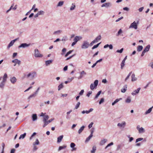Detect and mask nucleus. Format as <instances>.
Masks as SVG:
<instances>
[{
  "label": "nucleus",
  "mask_w": 153,
  "mask_h": 153,
  "mask_svg": "<svg viewBox=\"0 0 153 153\" xmlns=\"http://www.w3.org/2000/svg\"><path fill=\"white\" fill-rule=\"evenodd\" d=\"M12 62L16 63H17L19 65L21 64V62L20 60H19L18 59H16L12 61Z\"/></svg>",
  "instance_id": "16"
},
{
  "label": "nucleus",
  "mask_w": 153,
  "mask_h": 153,
  "mask_svg": "<svg viewBox=\"0 0 153 153\" xmlns=\"http://www.w3.org/2000/svg\"><path fill=\"white\" fill-rule=\"evenodd\" d=\"M74 79V77H72L71 78H68V81L69 82H71Z\"/></svg>",
  "instance_id": "59"
},
{
  "label": "nucleus",
  "mask_w": 153,
  "mask_h": 153,
  "mask_svg": "<svg viewBox=\"0 0 153 153\" xmlns=\"http://www.w3.org/2000/svg\"><path fill=\"white\" fill-rule=\"evenodd\" d=\"M114 144L113 142H112L108 144L105 147V149H106L108 147L113 145Z\"/></svg>",
  "instance_id": "53"
},
{
  "label": "nucleus",
  "mask_w": 153,
  "mask_h": 153,
  "mask_svg": "<svg viewBox=\"0 0 153 153\" xmlns=\"http://www.w3.org/2000/svg\"><path fill=\"white\" fill-rule=\"evenodd\" d=\"M11 82L13 84H15L17 81V79L15 77H13L10 78Z\"/></svg>",
  "instance_id": "10"
},
{
  "label": "nucleus",
  "mask_w": 153,
  "mask_h": 153,
  "mask_svg": "<svg viewBox=\"0 0 153 153\" xmlns=\"http://www.w3.org/2000/svg\"><path fill=\"white\" fill-rule=\"evenodd\" d=\"M49 118V117L48 115H45L44 116L43 121L44 124H45V123L46 122Z\"/></svg>",
  "instance_id": "14"
},
{
  "label": "nucleus",
  "mask_w": 153,
  "mask_h": 153,
  "mask_svg": "<svg viewBox=\"0 0 153 153\" xmlns=\"http://www.w3.org/2000/svg\"><path fill=\"white\" fill-rule=\"evenodd\" d=\"M101 37L100 35H99L97 36L94 40H93L95 43L97 42L98 41L100 40L101 39Z\"/></svg>",
  "instance_id": "18"
},
{
  "label": "nucleus",
  "mask_w": 153,
  "mask_h": 153,
  "mask_svg": "<svg viewBox=\"0 0 153 153\" xmlns=\"http://www.w3.org/2000/svg\"><path fill=\"white\" fill-rule=\"evenodd\" d=\"M39 144V142L38 139H36L35 142L33 143V145H38Z\"/></svg>",
  "instance_id": "45"
},
{
  "label": "nucleus",
  "mask_w": 153,
  "mask_h": 153,
  "mask_svg": "<svg viewBox=\"0 0 153 153\" xmlns=\"http://www.w3.org/2000/svg\"><path fill=\"white\" fill-rule=\"evenodd\" d=\"M86 74V73L85 72V71H82L80 73V76L78 78V79H81L83 76L84 75H85Z\"/></svg>",
  "instance_id": "13"
},
{
  "label": "nucleus",
  "mask_w": 153,
  "mask_h": 153,
  "mask_svg": "<svg viewBox=\"0 0 153 153\" xmlns=\"http://www.w3.org/2000/svg\"><path fill=\"white\" fill-rule=\"evenodd\" d=\"M63 135H61L57 137V142L58 143H60L62 141L63 138Z\"/></svg>",
  "instance_id": "20"
},
{
  "label": "nucleus",
  "mask_w": 153,
  "mask_h": 153,
  "mask_svg": "<svg viewBox=\"0 0 153 153\" xmlns=\"http://www.w3.org/2000/svg\"><path fill=\"white\" fill-rule=\"evenodd\" d=\"M84 92V90H81V91H80V92H79V94L80 95H82L83 94Z\"/></svg>",
  "instance_id": "62"
},
{
  "label": "nucleus",
  "mask_w": 153,
  "mask_h": 153,
  "mask_svg": "<svg viewBox=\"0 0 153 153\" xmlns=\"http://www.w3.org/2000/svg\"><path fill=\"white\" fill-rule=\"evenodd\" d=\"M62 32V31L61 30H58L57 31H55L54 32L53 34H59L61 33Z\"/></svg>",
  "instance_id": "47"
},
{
  "label": "nucleus",
  "mask_w": 153,
  "mask_h": 153,
  "mask_svg": "<svg viewBox=\"0 0 153 153\" xmlns=\"http://www.w3.org/2000/svg\"><path fill=\"white\" fill-rule=\"evenodd\" d=\"M123 32L122 29H120L119 30L118 33H117L116 35L117 36H118L121 33H122Z\"/></svg>",
  "instance_id": "42"
},
{
  "label": "nucleus",
  "mask_w": 153,
  "mask_h": 153,
  "mask_svg": "<svg viewBox=\"0 0 153 153\" xmlns=\"http://www.w3.org/2000/svg\"><path fill=\"white\" fill-rule=\"evenodd\" d=\"M100 42L97 44L94 45V46L92 48V49H94L95 48H97L99 45L100 44Z\"/></svg>",
  "instance_id": "44"
},
{
  "label": "nucleus",
  "mask_w": 153,
  "mask_h": 153,
  "mask_svg": "<svg viewBox=\"0 0 153 153\" xmlns=\"http://www.w3.org/2000/svg\"><path fill=\"white\" fill-rule=\"evenodd\" d=\"M68 40L67 37V36H65L62 37V41H66Z\"/></svg>",
  "instance_id": "56"
},
{
  "label": "nucleus",
  "mask_w": 153,
  "mask_h": 153,
  "mask_svg": "<svg viewBox=\"0 0 153 153\" xmlns=\"http://www.w3.org/2000/svg\"><path fill=\"white\" fill-rule=\"evenodd\" d=\"M6 82L3 81H2L1 83H0V88L3 89L5 86V83Z\"/></svg>",
  "instance_id": "17"
},
{
  "label": "nucleus",
  "mask_w": 153,
  "mask_h": 153,
  "mask_svg": "<svg viewBox=\"0 0 153 153\" xmlns=\"http://www.w3.org/2000/svg\"><path fill=\"white\" fill-rule=\"evenodd\" d=\"M123 48H122L120 50H117L116 51V52L117 53H121L123 52Z\"/></svg>",
  "instance_id": "50"
},
{
  "label": "nucleus",
  "mask_w": 153,
  "mask_h": 153,
  "mask_svg": "<svg viewBox=\"0 0 153 153\" xmlns=\"http://www.w3.org/2000/svg\"><path fill=\"white\" fill-rule=\"evenodd\" d=\"M72 51H69L65 55V57H67L68 55L71 54L72 53Z\"/></svg>",
  "instance_id": "54"
},
{
  "label": "nucleus",
  "mask_w": 153,
  "mask_h": 153,
  "mask_svg": "<svg viewBox=\"0 0 153 153\" xmlns=\"http://www.w3.org/2000/svg\"><path fill=\"white\" fill-rule=\"evenodd\" d=\"M140 89V88H139L136 90L134 91L131 93L132 95H136V94H138L139 93Z\"/></svg>",
  "instance_id": "9"
},
{
  "label": "nucleus",
  "mask_w": 153,
  "mask_h": 153,
  "mask_svg": "<svg viewBox=\"0 0 153 153\" xmlns=\"http://www.w3.org/2000/svg\"><path fill=\"white\" fill-rule=\"evenodd\" d=\"M26 133H25L23 134H21L19 138V140L21 139H24L26 135Z\"/></svg>",
  "instance_id": "37"
},
{
  "label": "nucleus",
  "mask_w": 153,
  "mask_h": 153,
  "mask_svg": "<svg viewBox=\"0 0 153 153\" xmlns=\"http://www.w3.org/2000/svg\"><path fill=\"white\" fill-rule=\"evenodd\" d=\"M150 46L149 45H147L145 48L143 50L144 51H145L146 52H148L149 51V49L150 48Z\"/></svg>",
  "instance_id": "28"
},
{
  "label": "nucleus",
  "mask_w": 153,
  "mask_h": 153,
  "mask_svg": "<svg viewBox=\"0 0 153 153\" xmlns=\"http://www.w3.org/2000/svg\"><path fill=\"white\" fill-rule=\"evenodd\" d=\"M85 126H82L80 129H79L78 133L79 134H80L82 132V131L84 130V128H85Z\"/></svg>",
  "instance_id": "23"
},
{
  "label": "nucleus",
  "mask_w": 153,
  "mask_h": 153,
  "mask_svg": "<svg viewBox=\"0 0 153 153\" xmlns=\"http://www.w3.org/2000/svg\"><path fill=\"white\" fill-rule=\"evenodd\" d=\"M15 151V149H13L11 150L10 153H14Z\"/></svg>",
  "instance_id": "64"
},
{
  "label": "nucleus",
  "mask_w": 153,
  "mask_h": 153,
  "mask_svg": "<svg viewBox=\"0 0 153 153\" xmlns=\"http://www.w3.org/2000/svg\"><path fill=\"white\" fill-rule=\"evenodd\" d=\"M34 56L36 57H42L43 56L39 53V50L37 49H35Z\"/></svg>",
  "instance_id": "4"
},
{
  "label": "nucleus",
  "mask_w": 153,
  "mask_h": 153,
  "mask_svg": "<svg viewBox=\"0 0 153 153\" xmlns=\"http://www.w3.org/2000/svg\"><path fill=\"white\" fill-rule=\"evenodd\" d=\"M80 104V102H78L75 107V108L76 109H77L79 107Z\"/></svg>",
  "instance_id": "49"
},
{
  "label": "nucleus",
  "mask_w": 153,
  "mask_h": 153,
  "mask_svg": "<svg viewBox=\"0 0 153 153\" xmlns=\"http://www.w3.org/2000/svg\"><path fill=\"white\" fill-rule=\"evenodd\" d=\"M122 100V98L117 99L114 101V102L116 104V103H117V102H118L119 101H120V100Z\"/></svg>",
  "instance_id": "51"
},
{
  "label": "nucleus",
  "mask_w": 153,
  "mask_h": 153,
  "mask_svg": "<svg viewBox=\"0 0 153 153\" xmlns=\"http://www.w3.org/2000/svg\"><path fill=\"white\" fill-rule=\"evenodd\" d=\"M105 7L108 8L112 6V3L111 2H108L105 3Z\"/></svg>",
  "instance_id": "25"
},
{
  "label": "nucleus",
  "mask_w": 153,
  "mask_h": 153,
  "mask_svg": "<svg viewBox=\"0 0 153 153\" xmlns=\"http://www.w3.org/2000/svg\"><path fill=\"white\" fill-rule=\"evenodd\" d=\"M143 49V47L141 45H139L137 48V51L138 52L141 51Z\"/></svg>",
  "instance_id": "34"
},
{
  "label": "nucleus",
  "mask_w": 153,
  "mask_h": 153,
  "mask_svg": "<svg viewBox=\"0 0 153 153\" xmlns=\"http://www.w3.org/2000/svg\"><path fill=\"white\" fill-rule=\"evenodd\" d=\"M98 80H96L94 81V83H91L90 86V88L91 90H93L95 88H96L98 85Z\"/></svg>",
  "instance_id": "2"
},
{
  "label": "nucleus",
  "mask_w": 153,
  "mask_h": 153,
  "mask_svg": "<svg viewBox=\"0 0 153 153\" xmlns=\"http://www.w3.org/2000/svg\"><path fill=\"white\" fill-rule=\"evenodd\" d=\"M135 75L134 73L132 74L131 76V80L132 82H134L137 80V77H135Z\"/></svg>",
  "instance_id": "15"
},
{
  "label": "nucleus",
  "mask_w": 153,
  "mask_h": 153,
  "mask_svg": "<svg viewBox=\"0 0 153 153\" xmlns=\"http://www.w3.org/2000/svg\"><path fill=\"white\" fill-rule=\"evenodd\" d=\"M66 147L67 146L66 145H64L62 146H60L59 148L58 151H59L63 149H65Z\"/></svg>",
  "instance_id": "31"
},
{
  "label": "nucleus",
  "mask_w": 153,
  "mask_h": 153,
  "mask_svg": "<svg viewBox=\"0 0 153 153\" xmlns=\"http://www.w3.org/2000/svg\"><path fill=\"white\" fill-rule=\"evenodd\" d=\"M53 60H49L46 61L45 65L46 66H48L52 62Z\"/></svg>",
  "instance_id": "30"
},
{
  "label": "nucleus",
  "mask_w": 153,
  "mask_h": 153,
  "mask_svg": "<svg viewBox=\"0 0 153 153\" xmlns=\"http://www.w3.org/2000/svg\"><path fill=\"white\" fill-rule=\"evenodd\" d=\"M122 100V98L117 99L114 101V102L116 104V103H117V102H118L119 101H120V100Z\"/></svg>",
  "instance_id": "52"
},
{
  "label": "nucleus",
  "mask_w": 153,
  "mask_h": 153,
  "mask_svg": "<svg viewBox=\"0 0 153 153\" xmlns=\"http://www.w3.org/2000/svg\"><path fill=\"white\" fill-rule=\"evenodd\" d=\"M89 45L88 42L87 41H85L83 42L81 47L82 49L87 48Z\"/></svg>",
  "instance_id": "5"
},
{
  "label": "nucleus",
  "mask_w": 153,
  "mask_h": 153,
  "mask_svg": "<svg viewBox=\"0 0 153 153\" xmlns=\"http://www.w3.org/2000/svg\"><path fill=\"white\" fill-rule=\"evenodd\" d=\"M64 2L63 1H59L57 5V6H62Z\"/></svg>",
  "instance_id": "43"
},
{
  "label": "nucleus",
  "mask_w": 153,
  "mask_h": 153,
  "mask_svg": "<svg viewBox=\"0 0 153 153\" xmlns=\"http://www.w3.org/2000/svg\"><path fill=\"white\" fill-rule=\"evenodd\" d=\"M75 146H76L75 144L74 143H71L70 147L72 148V149H71L72 151H76V149H77L75 147Z\"/></svg>",
  "instance_id": "8"
},
{
  "label": "nucleus",
  "mask_w": 153,
  "mask_h": 153,
  "mask_svg": "<svg viewBox=\"0 0 153 153\" xmlns=\"http://www.w3.org/2000/svg\"><path fill=\"white\" fill-rule=\"evenodd\" d=\"M153 108V106L149 108V109L148 110H147L146 112H145V114L146 115L150 113L151 112Z\"/></svg>",
  "instance_id": "22"
},
{
  "label": "nucleus",
  "mask_w": 153,
  "mask_h": 153,
  "mask_svg": "<svg viewBox=\"0 0 153 153\" xmlns=\"http://www.w3.org/2000/svg\"><path fill=\"white\" fill-rule=\"evenodd\" d=\"M107 141V140L106 139H103L101 140L100 142V145L101 146L103 145Z\"/></svg>",
  "instance_id": "21"
},
{
  "label": "nucleus",
  "mask_w": 153,
  "mask_h": 153,
  "mask_svg": "<svg viewBox=\"0 0 153 153\" xmlns=\"http://www.w3.org/2000/svg\"><path fill=\"white\" fill-rule=\"evenodd\" d=\"M127 85H125L124 87V88L121 89V91L122 92L124 93L127 90Z\"/></svg>",
  "instance_id": "24"
},
{
  "label": "nucleus",
  "mask_w": 153,
  "mask_h": 153,
  "mask_svg": "<svg viewBox=\"0 0 153 153\" xmlns=\"http://www.w3.org/2000/svg\"><path fill=\"white\" fill-rule=\"evenodd\" d=\"M104 101V99L103 98H102L100 101L99 102V103L100 104H101Z\"/></svg>",
  "instance_id": "57"
},
{
  "label": "nucleus",
  "mask_w": 153,
  "mask_h": 153,
  "mask_svg": "<svg viewBox=\"0 0 153 153\" xmlns=\"http://www.w3.org/2000/svg\"><path fill=\"white\" fill-rule=\"evenodd\" d=\"M131 99L130 97H128L126 100L125 102L126 103H129L131 102Z\"/></svg>",
  "instance_id": "33"
},
{
  "label": "nucleus",
  "mask_w": 153,
  "mask_h": 153,
  "mask_svg": "<svg viewBox=\"0 0 153 153\" xmlns=\"http://www.w3.org/2000/svg\"><path fill=\"white\" fill-rule=\"evenodd\" d=\"M139 133H143L145 132L144 129L143 127H141L138 130Z\"/></svg>",
  "instance_id": "27"
},
{
  "label": "nucleus",
  "mask_w": 153,
  "mask_h": 153,
  "mask_svg": "<svg viewBox=\"0 0 153 153\" xmlns=\"http://www.w3.org/2000/svg\"><path fill=\"white\" fill-rule=\"evenodd\" d=\"M139 23V21H137V22L135 21L134 22L131 23L129 27V28H134L135 29H137V24Z\"/></svg>",
  "instance_id": "3"
},
{
  "label": "nucleus",
  "mask_w": 153,
  "mask_h": 153,
  "mask_svg": "<svg viewBox=\"0 0 153 153\" xmlns=\"http://www.w3.org/2000/svg\"><path fill=\"white\" fill-rule=\"evenodd\" d=\"M123 10H126L127 11H128L129 10V9L128 7H125L123 8Z\"/></svg>",
  "instance_id": "63"
},
{
  "label": "nucleus",
  "mask_w": 153,
  "mask_h": 153,
  "mask_svg": "<svg viewBox=\"0 0 153 153\" xmlns=\"http://www.w3.org/2000/svg\"><path fill=\"white\" fill-rule=\"evenodd\" d=\"M143 9H144V7H141L139 8L138 9V10L139 12H141L143 10Z\"/></svg>",
  "instance_id": "61"
},
{
  "label": "nucleus",
  "mask_w": 153,
  "mask_h": 153,
  "mask_svg": "<svg viewBox=\"0 0 153 153\" xmlns=\"http://www.w3.org/2000/svg\"><path fill=\"white\" fill-rule=\"evenodd\" d=\"M7 74L5 73L4 74L3 77V80L2 81H4L5 82H6L7 81Z\"/></svg>",
  "instance_id": "26"
},
{
  "label": "nucleus",
  "mask_w": 153,
  "mask_h": 153,
  "mask_svg": "<svg viewBox=\"0 0 153 153\" xmlns=\"http://www.w3.org/2000/svg\"><path fill=\"white\" fill-rule=\"evenodd\" d=\"M63 87V83H61L58 86V90L59 91L60 89L62 88Z\"/></svg>",
  "instance_id": "39"
},
{
  "label": "nucleus",
  "mask_w": 153,
  "mask_h": 153,
  "mask_svg": "<svg viewBox=\"0 0 153 153\" xmlns=\"http://www.w3.org/2000/svg\"><path fill=\"white\" fill-rule=\"evenodd\" d=\"M122 147V146L121 144H119L117 145V147L116 148V151H118L120 150L121 148Z\"/></svg>",
  "instance_id": "35"
},
{
  "label": "nucleus",
  "mask_w": 153,
  "mask_h": 153,
  "mask_svg": "<svg viewBox=\"0 0 153 153\" xmlns=\"http://www.w3.org/2000/svg\"><path fill=\"white\" fill-rule=\"evenodd\" d=\"M81 39L82 37L81 36H76L74 38V41L77 43L78 41Z\"/></svg>",
  "instance_id": "19"
},
{
  "label": "nucleus",
  "mask_w": 153,
  "mask_h": 153,
  "mask_svg": "<svg viewBox=\"0 0 153 153\" xmlns=\"http://www.w3.org/2000/svg\"><path fill=\"white\" fill-rule=\"evenodd\" d=\"M94 123L93 122H91L90 124L88 126V127L89 128H91L92 126L93 125V124Z\"/></svg>",
  "instance_id": "58"
},
{
  "label": "nucleus",
  "mask_w": 153,
  "mask_h": 153,
  "mask_svg": "<svg viewBox=\"0 0 153 153\" xmlns=\"http://www.w3.org/2000/svg\"><path fill=\"white\" fill-rule=\"evenodd\" d=\"M92 137L93 136L91 135H90L88 137L86 138L85 140V142L87 143L88 142Z\"/></svg>",
  "instance_id": "38"
},
{
  "label": "nucleus",
  "mask_w": 153,
  "mask_h": 153,
  "mask_svg": "<svg viewBox=\"0 0 153 153\" xmlns=\"http://www.w3.org/2000/svg\"><path fill=\"white\" fill-rule=\"evenodd\" d=\"M75 3H72V6H71L70 10H74L75 8Z\"/></svg>",
  "instance_id": "36"
},
{
  "label": "nucleus",
  "mask_w": 153,
  "mask_h": 153,
  "mask_svg": "<svg viewBox=\"0 0 153 153\" xmlns=\"http://www.w3.org/2000/svg\"><path fill=\"white\" fill-rule=\"evenodd\" d=\"M125 62L124 61H123L121 63V69H123L124 67V66L125 65Z\"/></svg>",
  "instance_id": "41"
},
{
  "label": "nucleus",
  "mask_w": 153,
  "mask_h": 153,
  "mask_svg": "<svg viewBox=\"0 0 153 153\" xmlns=\"http://www.w3.org/2000/svg\"><path fill=\"white\" fill-rule=\"evenodd\" d=\"M14 43V42L13 41V40L11 41L8 44L7 47V48L9 49L10 47L13 45Z\"/></svg>",
  "instance_id": "32"
},
{
  "label": "nucleus",
  "mask_w": 153,
  "mask_h": 153,
  "mask_svg": "<svg viewBox=\"0 0 153 153\" xmlns=\"http://www.w3.org/2000/svg\"><path fill=\"white\" fill-rule=\"evenodd\" d=\"M38 13L39 15H43L45 13V12L42 10H41L39 11Z\"/></svg>",
  "instance_id": "48"
},
{
  "label": "nucleus",
  "mask_w": 153,
  "mask_h": 153,
  "mask_svg": "<svg viewBox=\"0 0 153 153\" xmlns=\"http://www.w3.org/2000/svg\"><path fill=\"white\" fill-rule=\"evenodd\" d=\"M54 120V118H52V119H50L48 121H47L45 123V124H44V125L43 126V127H45L48 124L50 123L52 121H53Z\"/></svg>",
  "instance_id": "11"
},
{
  "label": "nucleus",
  "mask_w": 153,
  "mask_h": 153,
  "mask_svg": "<svg viewBox=\"0 0 153 153\" xmlns=\"http://www.w3.org/2000/svg\"><path fill=\"white\" fill-rule=\"evenodd\" d=\"M32 120L33 121H36L37 119V115L36 114H33L32 116Z\"/></svg>",
  "instance_id": "12"
},
{
  "label": "nucleus",
  "mask_w": 153,
  "mask_h": 153,
  "mask_svg": "<svg viewBox=\"0 0 153 153\" xmlns=\"http://www.w3.org/2000/svg\"><path fill=\"white\" fill-rule=\"evenodd\" d=\"M143 138H137L136 140V143H137L139 141H140L141 140H143Z\"/></svg>",
  "instance_id": "55"
},
{
  "label": "nucleus",
  "mask_w": 153,
  "mask_h": 153,
  "mask_svg": "<svg viewBox=\"0 0 153 153\" xmlns=\"http://www.w3.org/2000/svg\"><path fill=\"white\" fill-rule=\"evenodd\" d=\"M30 45V44H27L26 43H23L21 44L20 45L18 46L19 48H25L29 46Z\"/></svg>",
  "instance_id": "6"
},
{
  "label": "nucleus",
  "mask_w": 153,
  "mask_h": 153,
  "mask_svg": "<svg viewBox=\"0 0 153 153\" xmlns=\"http://www.w3.org/2000/svg\"><path fill=\"white\" fill-rule=\"evenodd\" d=\"M92 93V92L91 91H89L88 94H87V96L88 97H89L90 96V95H91Z\"/></svg>",
  "instance_id": "60"
},
{
  "label": "nucleus",
  "mask_w": 153,
  "mask_h": 153,
  "mask_svg": "<svg viewBox=\"0 0 153 153\" xmlns=\"http://www.w3.org/2000/svg\"><path fill=\"white\" fill-rule=\"evenodd\" d=\"M36 95H37V94H35V93H34L33 94H32L31 95H30V96L28 98V99L29 100V101L30 100L31 98L33 97H35L36 96Z\"/></svg>",
  "instance_id": "29"
},
{
  "label": "nucleus",
  "mask_w": 153,
  "mask_h": 153,
  "mask_svg": "<svg viewBox=\"0 0 153 153\" xmlns=\"http://www.w3.org/2000/svg\"><path fill=\"white\" fill-rule=\"evenodd\" d=\"M96 150V147L95 146L93 147L92 150L91 151V153H94Z\"/></svg>",
  "instance_id": "40"
},
{
  "label": "nucleus",
  "mask_w": 153,
  "mask_h": 153,
  "mask_svg": "<svg viewBox=\"0 0 153 153\" xmlns=\"http://www.w3.org/2000/svg\"><path fill=\"white\" fill-rule=\"evenodd\" d=\"M126 125V123L125 121H122L121 123H118L117 126L120 128H124Z\"/></svg>",
  "instance_id": "7"
},
{
  "label": "nucleus",
  "mask_w": 153,
  "mask_h": 153,
  "mask_svg": "<svg viewBox=\"0 0 153 153\" xmlns=\"http://www.w3.org/2000/svg\"><path fill=\"white\" fill-rule=\"evenodd\" d=\"M66 51V48H63L62 50V53H61V54L62 55H63L64 53H65Z\"/></svg>",
  "instance_id": "46"
},
{
  "label": "nucleus",
  "mask_w": 153,
  "mask_h": 153,
  "mask_svg": "<svg viewBox=\"0 0 153 153\" xmlns=\"http://www.w3.org/2000/svg\"><path fill=\"white\" fill-rule=\"evenodd\" d=\"M36 72L35 71H32L29 73L27 75V78H29L30 79H33L36 75Z\"/></svg>",
  "instance_id": "1"
}]
</instances>
